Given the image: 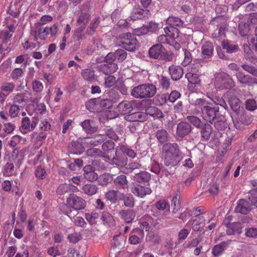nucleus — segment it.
<instances>
[{
  "mask_svg": "<svg viewBox=\"0 0 257 257\" xmlns=\"http://www.w3.org/2000/svg\"><path fill=\"white\" fill-rule=\"evenodd\" d=\"M227 245L228 243L225 241L215 245L212 249V254L215 257H218L222 253Z\"/></svg>",
  "mask_w": 257,
  "mask_h": 257,
  "instance_id": "c9c22d12",
  "label": "nucleus"
},
{
  "mask_svg": "<svg viewBox=\"0 0 257 257\" xmlns=\"http://www.w3.org/2000/svg\"><path fill=\"white\" fill-rule=\"evenodd\" d=\"M191 124L186 121H181L178 123L176 127V137L183 139L188 136L192 131Z\"/></svg>",
  "mask_w": 257,
  "mask_h": 257,
  "instance_id": "1a4fd4ad",
  "label": "nucleus"
},
{
  "mask_svg": "<svg viewBox=\"0 0 257 257\" xmlns=\"http://www.w3.org/2000/svg\"><path fill=\"white\" fill-rule=\"evenodd\" d=\"M185 77L190 83L198 84L200 82V79L197 74L189 72L186 74Z\"/></svg>",
  "mask_w": 257,
  "mask_h": 257,
  "instance_id": "8fccbe9b",
  "label": "nucleus"
},
{
  "mask_svg": "<svg viewBox=\"0 0 257 257\" xmlns=\"http://www.w3.org/2000/svg\"><path fill=\"white\" fill-rule=\"evenodd\" d=\"M97 187L94 184H87L83 186L82 188V192L89 196H92L96 193Z\"/></svg>",
  "mask_w": 257,
  "mask_h": 257,
  "instance_id": "79ce46f5",
  "label": "nucleus"
},
{
  "mask_svg": "<svg viewBox=\"0 0 257 257\" xmlns=\"http://www.w3.org/2000/svg\"><path fill=\"white\" fill-rule=\"evenodd\" d=\"M39 122V119L36 117L25 116L22 118L21 131L23 134H26L34 130Z\"/></svg>",
  "mask_w": 257,
  "mask_h": 257,
  "instance_id": "423d86ee",
  "label": "nucleus"
},
{
  "mask_svg": "<svg viewBox=\"0 0 257 257\" xmlns=\"http://www.w3.org/2000/svg\"><path fill=\"white\" fill-rule=\"evenodd\" d=\"M155 136L158 142L163 146L169 143L168 141L170 138L168 132L163 128L158 130L155 134Z\"/></svg>",
  "mask_w": 257,
  "mask_h": 257,
  "instance_id": "aec40b11",
  "label": "nucleus"
},
{
  "mask_svg": "<svg viewBox=\"0 0 257 257\" xmlns=\"http://www.w3.org/2000/svg\"><path fill=\"white\" fill-rule=\"evenodd\" d=\"M80 125L83 131L87 134H93L97 132L98 126L95 121L92 119H86L82 121Z\"/></svg>",
  "mask_w": 257,
  "mask_h": 257,
  "instance_id": "dca6fc26",
  "label": "nucleus"
},
{
  "mask_svg": "<svg viewBox=\"0 0 257 257\" xmlns=\"http://www.w3.org/2000/svg\"><path fill=\"white\" fill-rule=\"evenodd\" d=\"M154 206L159 210H164L166 208H168L169 210L170 207L169 203L165 200H160L157 201L154 204Z\"/></svg>",
  "mask_w": 257,
  "mask_h": 257,
  "instance_id": "69168bd1",
  "label": "nucleus"
},
{
  "mask_svg": "<svg viewBox=\"0 0 257 257\" xmlns=\"http://www.w3.org/2000/svg\"><path fill=\"white\" fill-rule=\"evenodd\" d=\"M214 122V126L218 131H224L228 126L225 116L218 114Z\"/></svg>",
  "mask_w": 257,
  "mask_h": 257,
  "instance_id": "b1692460",
  "label": "nucleus"
},
{
  "mask_svg": "<svg viewBox=\"0 0 257 257\" xmlns=\"http://www.w3.org/2000/svg\"><path fill=\"white\" fill-rule=\"evenodd\" d=\"M164 47L160 44H157L152 46L149 50V55L150 58L155 59H159L162 51H164Z\"/></svg>",
  "mask_w": 257,
  "mask_h": 257,
  "instance_id": "4be33fe9",
  "label": "nucleus"
},
{
  "mask_svg": "<svg viewBox=\"0 0 257 257\" xmlns=\"http://www.w3.org/2000/svg\"><path fill=\"white\" fill-rule=\"evenodd\" d=\"M252 23V19H248L247 22H241L238 24L239 34L242 37L247 35L250 30V25Z\"/></svg>",
  "mask_w": 257,
  "mask_h": 257,
  "instance_id": "cd10ccee",
  "label": "nucleus"
},
{
  "mask_svg": "<svg viewBox=\"0 0 257 257\" xmlns=\"http://www.w3.org/2000/svg\"><path fill=\"white\" fill-rule=\"evenodd\" d=\"M169 167L168 169L165 168L164 167H162V169L161 171V176L162 177H168L170 175H173L175 172V166H167Z\"/></svg>",
  "mask_w": 257,
  "mask_h": 257,
  "instance_id": "bf43d9fd",
  "label": "nucleus"
},
{
  "mask_svg": "<svg viewBox=\"0 0 257 257\" xmlns=\"http://www.w3.org/2000/svg\"><path fill=\"white\" fill-rule=\"evenodd\" d=\"M127 157L123 153L122 150V146L118 148L117 147L115 148V155L112 159L110 160V163L115 165L118 167H124L127 164Z\"/></svg>",
  "mask_w": 257,
  "mask_h": 257,
  "instance_id": "6e6552de",
  "label": "nucleus"
},
{
  "mask_svg": "<svg viewBox=\"0 0 257 257\" xmlns=\"http://www.w3.org/2000/svg\"><path fill=\"white\" fill-rule=\"evenodd\" d=\"M96 70L105 75H110L116 72L118 69V66L116 63H106L105 64L97 65L96 67Z\"/></svg>",
  "mask_w": 257,
  "mask_h": 257,
  "instance_id": "4468645a",
  "label": "nucleus"
},
{
  "mask_svg": "<svg viewBox=\"0 0 257 257\" xmlns=\"http://www.w3.org/2000/svg\"><path fill=\"white\" fill-rule=\"evenodd\" d=\"M67 239L69 242L73 243H76L79 240H81L82 236L80 232H74L69 234L67 236Z\"/></svg>",
  "mask_w": 257,
  "mask_h": 257,
  "instance_id": "052dcab7",
  "label": "nucleus"
},
{
  "mask_svg": "<svg viewBox=\"0 0 257 257\" xmlns=\"http://www.w3.org/2000/svg\"><path fill=\"white\" fill-rule=\"evenodd\" d=\"M120 193L117 190H109L105 194V198L111 202V203H115L118 200V195ZM119 196H118V197Z\"/></svg>",
  "mask_w": 257,
  "mask_h": 257,
  "instance_id": "ea45409f",
  "label": "nucleus"
},
{
  "mask_svg": "<svg viewBox=\"0 0 257 257\" xmlns=\"http://www.w3.org/2000/svg\"><path fill=\"white\" fill-rule=\"evenodd\" d=\"M118 200H122L124 205L128 207H133L134 206V199L131 194H124L123 193H119Z\"/></svg>",
  "mask_w": 257,
  "mask_h": 257,
  "instance_id": "473e14b6",
  "label": "nucleus"
},
{
  "mask_svg": "<svg viewBox=\"0 0 257 257\" xmlns=\"http://www.w3.org/2000/svg\"><path fill=\"white\" fill-rule=\"evenodd\" d=\"M116 60L119 62H122L126 58L127 52L124 49H118L115 52Z\"/></svg>",
  "mask_w": 257,
  "mask_h": 257,
  "instance_id": "3c124183",
  "label": "nucleus"
},
{
  "mask_svg": "<svg viewBox=\"0 0 257 257\" xmlns=\"http://www.w3.org/2000/svg\"><path fill=\"white\" fill-rule=\"evenodd\" d=\"M205 219L200 216L194 219L192 224V228L194 231H201L205 225Z\"/></svg>",
  "mask_w": 257,
  "mask_h": 257,
  "instance_id": "58836bf2",
  "label": "nucleus"
},
{
  "mask_svg": "<svg viewBox=\"0 0 257 257\" xmlns=\"http://www.w3.org/2000/svg\"><path fill=\"white\" fill-rule=\"evenodd\" d=\"M214 83L215 88L219 90L230 89L234 85L232 78L224 72L216 73Z\"/></svg>",
  "mask_w": 257,
  "mask_h": 257,
  "instance_id": "39448f33",
  "label": "nucleus"
},
{
  "mask_svg": "<svg viewBox=\"0 0 257 257\" xmlns=\"http://www.w3.org/2000/svg\"><path fill=\"white\" fill-rule=\"evenodd\" d=\"M26 64L21 67L15 68L11 73V77L14 80H16L21 77L24 74Z\"/></svg>",
  "mask_w": 257,
  "mask_h": 257,
  "instance_id": "c03bdc74",
  "label": "nucleus"
},
{
  "mask_svg": "<svg viewBox=\"0 0 257 257\" xmlns=\"http://www.w3.org/2000/svg\"><path fill=\"white\" fill-rule=\"evenodd\" d=\"M184 58L182 65L184 66H186L189 65L192 60L199 61V62H203L202 59L195 58L191 53L187 49H184Z\"/></svg>",
  "mask_w": 257,
  "mask_h": 257,
  "instance_id": "f704fd0d",
  "label": "nucleus"
},
{
  "mask_svg": "<svg viewBox=\"0 0 257 257\" xmlns=\"http://www.w3.org/2000/svg\"><path fill=\"white\" fill-rule=\"evenodd\" d=\"M222 48L225 50L228 53H236L239 51V47L237 44H234L231 41L224 40L221 43Z\"/></svg>",
  "mask_w": 257,
  "mask_h": 257,
  "instance_id": "393cba45",
  "label": "nucleus"
},
{
  "mask_svg": "<svg viewBox=\"0 0 257 257\" xmlns=\"http://www.w3.org/2000/svg\"><path fill=\"white\" fill-rule=\"evenodd\" d=\"M128 181L125 175H120L113 179L114 185L118 190H125L128 188Z\"/></svg>",
  "mask_w": 257,
  "mask_h": 257,
  "instance_id": "f3484780",
  "label": "nucleus"
},
{
  "mask_svg": "<svg viewBox=\"0 0 257 257\" xmlns=\"http://www.w3.org/2000/svg\"><path fill=\"white\" fill-rule=\"evenodd\" d=\"M100 22L99 17L94 18L87 29L86 34L90 36L93 35L96 31V29L98 27Z\"/></svg>",
  "mask_w": 257,
  "mask_h": 257,
  "instance_id": "37998d69",
  "label": "nucleus"
},
{
  "mask_svg": "<svg viewBox=\"0 0 257 257\" xmlns=\"http://www.w3.org/2000/svg\"><path fill=\"white\" fill-rule=\"evenodd\" d=\"M242 226L240 222H232L226 227V233L228 235L240 234L242 232Z\"/></svg>",
  "mask_w": 257,
  "mask_h": 257,
  "instance_id": "a878e982",
  "label": "nucleus"
},
{
  "mask_svg": "<svg viewBox=\"0 0 257 257\" xmlns=\"http://www.w3.org/2000/svg\"><path fill=\"white\" fill-rule=\"evenodd\" d=\"M168 100V94H159L156 95L153 99L154 103L156 105H163L166 103Z\"/></svg>",
  "mask_w": 257,
  "mask_h": 257,
  "instance_id": "09e8293b",
  "label": "nucleus"
},
{
  "mask_svg": "<svg viewBox=\"0 0 257 257\" xmlns=\"http://www.w3.org/2000/svg\"><path fill=\"white\" fill-rule=\"evenodd\" d=\"M166 23L172 27H183L184 25V22L183 20H181L178 17L174 16L169 17L167 19Z\"/></svg>",
  "mask_w": 257,
  "mask_h": 257,
  "instance_id": "a18cd8bd",
  "label": "nucleus"
},
{
  "mask_svg": "<svg viewBox=\"0 0 257 257\" xmlns=\"http://www.w3.org/2000/svg\"><path fill=\"white\" fill-rule=\"evenodd\" d=\"M150 179V174L145 171L137 173L134 176V181L140 183L148 182Z\"/></svg>",
  "mask_w": 257,
  "mask_h": 257,
  "instance_id": "7c9ffc66",
  "label": "nucleus"
},
{
  "mask_svg": "<svg viewBox=\"0 0 257 257\" xmlns=\"http://www.w3.org/2000/svg\"><path fill=\"white\" fill-rule=\"evenodd\" d=\"M97 180L100 185L105 186L112 180V176L109 173H103L98 176Z\"/></svg>",
  "mask_w": 257,
  "mask_h": 257,
  "instance_id": "a19ab883",
  "label": "nucleus"
},
{
  "mask_svg": "<svg viewBox=\"0 0 257 257\" xmlns=\"http://www.w3.org/2000/svg\"><path fill=\"white\" fill-rule=\"evenodd\" d=\"M235 75L236 77L237 81L240 84L251 85L253 84H257V79L251 77L249 75L245 74L242 71H238Z\"/></svg>",
  "mask_w": 257,
  "mask_h": 257,
  "instance_id": "ddd939ff",
  "label": "nucleus"
},
{
  "mask_svg": "<svg viewBox=\"0 0 257 257\" xmlns=\"http://www.w3.org/2000/svg\"><path fill=\"white\" fill-rule=\"evenodd\" d=\"M161 159L165 166H176L181 161L182 153L179 145L168 143L162 146Z\"/></svg>",
  "mask_w": 257,
  "mask_h": 257,
  "instance_id": "f03ea898",
  "label": "nucleus"
},
{
  "mask_svg": "<svg viewBox=\"0 0 257 257\" xmlns=\"http://www.w3.org/2000/svg\"><path fill=\"white\" fill-rule=\"evenodd\" d=\"M132 192L136 196L143 198L147 195L150 194L152 192L151 189L146 186L136 184L131 189Z\"/></svg>",
  "mask_w": 257,
  "mask_h": 257,
  "instance_id": "2eb2a0df",
  "label": "nucleus"
},
{
  "mask_svg": "<svg viewBox=\"0 0 257 257\" xmlns=\"http://www.w3.org/2000/svg\"><path fill=\"white\" fill-rule=\"evenodd\" d=\"M149 11L147 9H135L132 15L133 19H143L148 18L150 16Z\"/></svg>",
  "mask_w": 257,
  "mask_h": 257,
  "instance_id": "c756f323",
  "label": "nucleus"
},
{
  "mask_svg": "<svg viewBox=\"0 0 257 257\" xmlns=\"http://www.w3.org/2000/svg\"><path fill=\"white\" fill-rule=\"evenodd\" d=\"M86 202L82 198L74 194H70L66 199V204L61 206V211L69 217L74 218L78 210L85 208Z\"/></svg>",
  "mask_w": 257,
  "mask_h": 257,
  "instance_id": "7ed1b4c3",
  "label": "nucleus"
},
{
  "mask_svg": "<svg viewBox=\"0 0 257 257\" xmlns=\"http://www.w3.org/2000/svg\"><path fill=\"white\" fill-rule=\"evenodd\" d=\"M236 204L234 211L243 214H248L251 210V205H253L251 202L244 199L238 200Z\"/></svg>",
  "mask_w": 257,
  "mask_h": 257,
  "instance_id": "f8f14e48",
  "label": "nucleus"
},
{
  "mask_svg": "<svg viewBox=\"0 0 257 257\" xmlns=\"http://www.w3.org/2000/svg\"><path fill=\"white\" fill-rule=\"evenodd\" d=\"M147 114L153 116L154 118H161L164 117L162 111L155 106H151L146 110Z\"/></svg>",
  "mask_w": 257,
  "mask_h": 257,
  "instance_id": "4c0bfd02",
  "label": "nucleus"
},
{
  "mask_svg": "<svg viewBox=\"0 0 257 257\" xmlns=\"http://www.w3.org/2000/svg\"><path fill=\"white\" fill-rule=\"evenodd\" d=\"M15 167L12 161L7 162L5 165L3 169V173L8 176L12 175L14 173Z\"/></svg>",
  "mask_w": 257,
  "mask_h": 257,
  "instance_id": "5fc2aeb1",
  "label": "nucleus"
},
{
  "mask_svg": "<svg viewBox=\"0 0 257 257\" xmlns=\"http://www.w3.org/2000/svg\"><path fill=\"white\" fill-rule=\"evenodd\" d=\"M77 190V188L74 185L68 184H62L59 186L57 189V193L59 195H62L66 193L76 191Z\"/></svg>",
  "mask_w": 257,
  "mask_h": 257,
  "instance_id": "bb28decb",
  "label": "nucleus"
},
{
  "mask_svg": "<svg viewBox=\"0 0 257 257\" xmlns=\"http://www.w3.org/2000/svg\"><path fill=\"white\" fill-rule=\"evenodd\" d=\"M114 147L115 144L112 141L107 140L102 144L101 148L105 153H109L114 150Z\"/></svg>",
  "mask_w": 257,
  "mask_h": 257,
  "instance_id": "6e6d98bb",
  "label": "nucleus"
},
{
  "mask_svg": "<svg viewBox=\"0 0 257 257\" xmlns=\"http://www.w3.org/2000/svg\"><path fill=\"white\" fill-rule=\"evenodd\" d=\"M164 31L168 35H169L170 33L173 32V34H171L170 35L173 39H175L179 37V31L174 27H166L164 28Z\"/></svg>",
  "mask_w": 257,
  "mask_h": 257,
  "instance_id": "864d4df0",
  "label": "nucleus"
},
{
  "mask_svg": "<svg viewBox=\"0 0 257 257\" xmlns=\"http://www.w3.org/2000/svg\"><path fill=\"white\" fill-rule=\"evenodd\" d=\"M120 218L126 223H131L136 216V212L132 209L120 210L118 212Z\"/></svg>",
  "mask_w": 257,
  "mask_h": 257,
  "instance_id": "412c9836",
  "label": "nucleus"
},
{
  "mask_svg": "<svg viewBox=\"0 0 257 257\" xmlns=\"http://www.w3.org/2000/svg\"><path fill=\"white\" fill-rule=\"evenodd\" d=\"M228 101L231 109L235 114H238L240 110V100L236 96H232L229 99Z\"/></svg>",
  "mask_w": 257,
  "mask_h": 257,
  "instance_id": "2f4dec72",
  "label": "nucleus"
},
{
  "mask_svg": "<svg viewBox=\"0 0 257 257\" xmlns=\"http://www.w3.org/2000/svg\"><path fill=\"white\" fill-rule=\"evenodd\" d=\"M15 88V85L13 82H4L1 87V90L7 92L9 94L12 92Z\"/></svg>",
  "mask_w": 257,
  "mask_h": 257,
  "instance_id": "13d9d810",
  "label": "nucleus"
},
{
  "mask_svg": "<svg viewBox=\"0 0 257 257\" xmlns=\"http://www.w3.org/2000/svg\"><path fill=\"white\" fill-rule=\"evenodd\" d=\"M70 153L73 154L80 155L84 151L82 144L78 142H72L68 146Z\"/></svg>",
  "mask_w": 257,
  "mask_h": 257,
  "instance_id": "c85d7f7f",
  "label": "nucleus"
},
{
  "mask_svg": "<svg viewBox=\"0 0 257 257\" xmlns=\"http://www.w3.org/2000/svg\"><path fill=\"white\" fill-rule=\"evenodd\" d=\"M91 18L90 14L88 12H82L77 20V23L79 25H85L89 22Z\"/></svg>",
  "mask_w": 257,
  "mask_h": 257,
  "instance_id": "de8ad7c7",
  "label": "nucleus"
},
{
  "mask_svg": "<svg viewBox=\"0 0 257 257\" xmlns=\"http://www.w3.org/2000/svg\"><path fill=\"white\" fill-rule=\"evenodd\" d=\"M169 73L174 81H178L183 76V69L180 66L172 65L169 67Z\"/></svg>",
  "mask_w": 257,
  "mask_h": 257,
  "instance_id": "a211bd4d",
  "label": "nucleus"
},
{
  "mask_svg": "<svg viewBox=\"0 0 257 257\" xmlns=\"http://www.w3.org/2000/svg\"><path fill=\"white\" fill-rule=\"evenodd\" d=\"M83 176L85 179L90 182H93L98 178V174L95 172L94 168L91 165H86L83 168Z\"/></svg>",
  "mask_w": 257,
  "mask_h": 257,
  "instance_id": "6ab92c4d",
  "label": "nucleus"
},
{
  "mask_svg": "<svg viewBox=\"0 0 257 257\" xmlns=\"http://www.w3.org/2000/svg\"><path fill=\"white\" fill-rule=\"evenodd\" d=\"M248 199L252 205L257 207V187L251 191L250 195L249 196Z\"/></svg>",
  "mask_w": 257,
  "mask_h": 257,
  "instance_id": "774afa93",
  "label": "nucleus"
},
{
  "mask_svg": "<svg viewBox=\"0 0 257 257\" xmlns=\"http://www.w3.org/2000/svg\"><path fill=\"white\" fill-rule=\"evenodd\" d=\"M133 233L143 235L144 231L139 228H136L134 229L130 234V236L128 239L129 242L132 244H137L139 243L140 242V238L137 235L133 234Z\"/></svg>",
  "mask_w": 257,
  "mask_h": 257,
  "instance_id": "72a5a7b5",
  "label": "nucleus"
},
{
  "mask_svg": "<svg viewBox=\"0 0 257 257\" xmlns=\"http://www.w3.org/2000/svg\"><path fill=\"white\" fill-rule=\"evenodd\" d=\"M136 104L135 100H123L117 105L116 109L121 114H128L132 111Z\"/></svg>",
  "mask_w": 257,
  "mask_h": 257,
  "instance_id": "9b49d317",
  "label": "nucleus"
},
{
  "mask_svg": "<svg viewBox=\"0 0 257 257\" xmlns=\"http://www.w3.org/2000/svg\"><path fill=\"white\" fill-rule=\"evenodd\" d=\"M187 120L197 129H199L205 122L195 115H188L186 117Z\"/></svg>",
  "mask_w": 257,
  "mask_h": 257,
  "instance_id": "49530a36",
  "label": "nucleus"
},
{
  "mask_svg": "<svg viewBox=\"0 0 257 257\" xmlns=\"http://www.w3.org/2000/svg\"><path fill=\"white\" fill-rule=\"evenodd\" d=\"M213 46L212 43L205 42L201 47V54L203 58H210L213 55Z\"/></svg>",
  "mask_w": 257,
  "mask_h": 257,
  "instance_id": "5701e85b",
  "label": "nucleus"
},
{
  "mask_svg": "<svg viewBox=\"0 0 257 257\" xmlns=\"http://www.w3.org/2000/svg\"><path fill=\"white\" fill-rule=\"evenodd\" d=\"M82 78L88 81H93L96 79L94 71L89 68L84 69L81 73Z\"/></svg>",
  "mask_w": 257,
  "mask_h": 257,
  "instance_id": "e433bc0d",
  "label": "nucleus"
},
{
  "mask_svg": "<svg viewBox=\"0 0 257 257\" xmlns=\"http://www.w3.org/2000/svg\"><path fill=\"white\" fill-rule=\"evenodd\" d=\"M121 46L126 51H135L138 48L137 40L135 36L130 33L122 35Z\"/></svg>",
  "mask_w": 257,
  "mask_h": 257,
  "instance_id": "0eeeda50",
  "label": "nucleus"
},
{
  "mask_svg": "<svg viewBox=\"0 0 257 257\" xmlns=\"http://www.w3.org/2000/svg\"><path fill=\"white\" fill-rule=\"evenodd\" d=\"M157 90L153 83H146L134 87L132 89L131 95L136 98H149L155 95Z\"/></svg>",
  "mask_w": 257,
  "mask_h": 257,
  "instance_id": "20e7f679",
  "label": "nucleus"
},
{
  "mask_svg": "<svg viewBox=\"0 0 257 257\" xmlns=\"http://www.w3.org/2000/svg\"><path fill=\"white\" fill-rule=\"evenodd\" d=\"M211 123L205 122L199 130L201 141L208 142L213 133V129Z\"/></svg>",
  "mask_w": 257,
  "mask_h": 257,
  "instance_id": "9d476101",
  "label": "nucleus"
},
{
  "mask_svg": "<svg viewBox=\"0 0 257 257\" xmlns=\"http://www.w3.org/2000/svg\"><path fill=\"white\" fill-rule=\"evenodd\" d=\"M101 219L104 224L110 225L114 222V219L112 216L108 212L103 211L102 213Z\"/></svg>",
  "mask_w": 257,
  "mask_h": 257,
  "instance_id": "4d7b16f0",
  "label": "nucleus"
},
{
  "mask_svg": "<svg viewBox=\"0 0 257 257\" xmlns=\"http://www.w3.org/2000/svg\"><path fill=\"white\" fill-rule=\"evenodd\" d=\"M108 95V98L113 104L118 102L121 98L119 94L114 90H111L109 91Z\"/></svg>",
  "mask_w": 257,
  "mask_h": 257,
  "instance_id": "338daca9",
  "label": "nucleus"
},
{
  "mask_svg": "<svg viewBox=\"0 0 257 257\" xmlns=\"http://www.w3.org/2000/svg\"><path fill=\"white\" fill-rule=\"evenodd\" d=\"M173 53L171 51H166L164 48V51H162L159 59L165 60L166 61H171L173 59Z\"/></svg>",
  "mask_w": 257,
  "mask_h": 257,
  "instance_id": "0e129e2a",
  "label": "nucleus"
},
{
  "mask_svg": "<svg viewBox=\"0 0 257 257\" xmlns=\"http://www.w3.org/2000/svg\"><path fill=\"white\" fill-rule=\"evenodd\" d=\"M242 68L247 72L248 73L257 77V68L255 67L249 65L247 63L243 64L241 65Z\"/></svg>",
  "mask_w": 257,
  "mask_h": 257,
  "instance_id": "e2e57ef3",
  "label": "nucleus"
},
{
  "mask_svg": "<svg viewBox=\"0 0 257 257\" xmlns=\"http://www.w3.org/2000/svg\"><path fill=\"white\" fill-rule=\"evenodd\" d=\"M180 195L176 194L173 198L171 202V206L173 207V213H176L180 208Z\"/></svg>",
  "mask_w": 257,
  "mask_h": 257,
  "instance_id": "603ef678",
  "label": "nucleus"
},
{
  "mask_svg": "<svg viewBox=\"0 0 257 257\" xmlns=\"http://www.w3.org/2000/svg\"><path fill=\"white\" fill-rule=\"evenodd\" d=\"M194 113L200 114L205 121L212 124L219 114V107L204 98H197L192 103Z\"/></svg>",
  "mask_w": 257,
  "mask_h": 257,
  "instance_id": "f257e3e1",
  "label": "nucleus"
},
{
  "mask_svg": "<svg viewBox=\"0 0 257 257\" xmlns=\"http://www.w3.org/2000/svg\"><path fill=\"white\" fill-rule=\"evenodd\" d=\"M160 86L165 90H168L170 87V82L168 77L164 76H161L159 80Z\"/></svg>",
  "mask_w": 257,
  "mask_h": 257,
  "instance_id": "680f3d73",
  "label": "nucleus"
}]
</instances>
